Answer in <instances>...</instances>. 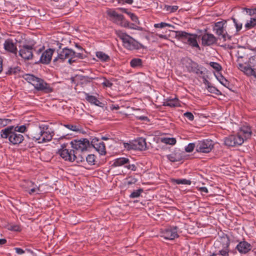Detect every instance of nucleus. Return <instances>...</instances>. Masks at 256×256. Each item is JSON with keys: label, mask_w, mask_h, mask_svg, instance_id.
<instances>
[{"label": "nucleus", "mask_w": 256, "mask_h": 256, "mask_svg": "<svg viewBox=\"0 0 256 256\" xmlns=\"http://www.w3.org/2000/svg\"><path fill=\"white\" fill-rule=\"evenodd\" d=\"M174 182L178 184H187L190 185L191 184V181L190 180H186V179H177L175 180Z\"/></svg>", "instance_id": "e433bc0d"}, {"label": "nucleus", "mask_w": 256, "mask_h": 256, "mask_svg": "<svg viewBox=\"0 0 256 256\" xmlns=\"http://www.w3.org/2000/svg\"><path fill=\"white\" fill-rule=\"evenodd\" d=\"M188 34V33L185 32L178 31L176 32V37L178 39H181L184 42Z\"/></svg>", "instance_id": "72a5a7b5"}, {"label": "nucleus", "mask_w": 256, "mask_h": 256, "mask_svg": "<svg viewBox=\"0 0 256 256\" xmlns=\"http://www.w3.org/2000/svg\"><path fill=\"white\" fill-rule=\"evenodd\" d=\"M124 147L127 150H135V147L134 146V142H130L124 143Z\"/></svg>", "instance_id": "ea45409f"}, {"label": "nucleus", "mask_w": 256, "mask_h": 256, "mask_svg": "<svg viewBox=\"0 0 256 256\" xmlns=\"http://www.w3.org/2000/svg\"><path fill=\"white\" fill-rule=\"evenodd\" d=\"M242 56H239L238 58V68L244 74L248 76H254L256 78V56H251L248 61V63L242 64L240 62V60Z\"/></svg>", "instance_id": "20e7f679"}, {"label": "nucleus", "mask_w": 256, "mask_h": 256, "mask_svg": "<svg viewBox=\"0 0 256 256\" xmlns=\"http://www.w3.org/2000/svg\"><path fill=\"white\" fill-rule=\"evenodd\" d=\"M164 106L170 107L180 106V101L176 98H169L164 102Z\"/></svg>", "instance_id": "a878e982"}, {"label": "nucleus", "mask_w": 256, "mask_h": 256, "mask_svg": "<svg viewBox=\"0 0 256 256\" xmlns=\"http://www.w3.org/2000/svg\"><path fill=\"white\" fill-rule=\"evenodd\" d=\"M61 148L58 151V154L64 160L72 162L84 161V158L83 157H78L74 154V150L66 148V144H63L61 146Z\"/></svg>", "instance_id": "0eeeda50"}, {"label": "nucleus", "mask_w": 256, "mask_h": 256, "mask_svg": "<svg viewBox=\"0 0 256 256\" xmlns=\"http://www.w3.org/2000/svg\"><path fill=\"white\" fill-rule=\"evenodd\" d=\"M64 126L74 132H78L80 130V127L76 125L66 124Z\"/></svg>", "instance_id": "37998d69"}, {"label": "nucleus", "mask_w": 256, "mask_h": 256, "mask_svg": "<svg viewBox=\"0 0 256 256\" xmlns=\"http://www.w3.org/2000/svg\"><path fill=\"white\" fill-rule=\"evenodd\" d=\"M251 245L246 241L240 242L236 246V248L240 254H246L251 250Z\"/></svg>", "instance_id": "aec40b11"}, {"label": "nucleus", "mask_w": 256, "mask_h": 256, "mask_svg": "<svg viewBox=\"0 0 256 256\" xmlns=\"http://www.w3.org/2000/svg\"><path fill=\"white\" fill-rule=\"evenodd\" d=\"M213 146L212 142L211 140H205L198 141L196 143V151L198 152L208 153L212 150Z\"/></svg>", "instance_id": "9d476101"}, {"label": "nucleus", "mask_w": 256, "mask_h": 256, "mask_svg": "<svg viewBox=\"0 0 256 256\" xmlns=\"http://www.w3.org/2000/svg\"><path fill=\"white\" fill-rule=\"evenodd\" d=\"M96 56L102 62H108L110 60V56L102 52H96Z\"/></svg>", "instance_id": "c756f323"}, {"label": "nucleus", "mask_w": 256, "mask_h": 256, "mask_svg": "<svg viewBox=\"0 0 256 256\" xmlns=\"http://www.w3.org/2000/svg\"><path fill=\"white\" fill-rule=\"evenodd\" d=\"M126 167L128 169L131 170H134V171H136V166L134 164H129L128 166H126Z\"/></svg>", "instance_id": "bf43d9fd"}, {"label": "nucleus", "mask_w": 256, "mask_h": 256, "mask_svg": "<svg viewBox=\"0 0 256 256\" xmlns=\"http://www.w3.org/2000/svg\"><path fill=\"white\" fill-rule=\"evenodd\" d=\"M86 160L90 164H94L95 161V156L94 154H88L86 157Z\"/></svg>", "instance_id": "c03bdc74"}, {"label": "nucleus", "mask_w": 256, "mask_h": 256, "mask_svg": "<svg viewBox=\"0 0 256 256\" xmlns=\"http://www.w3.org/2000/svg\"><path fill=\"white\" fill-rule=\"evenodd\" d=\"M194 148H196V144L190 143L185 148V150L188 152H190L193 151Z\"/></svg>", "instance_id": "a18cd8bd"}, {"label": "nucleus", "mask_w": 256, "mask_h": 256, "mask_svg": "<svg viewBox=\"0 0 256 256\" xmlns=\"http://www.w3.org/2000/svg\"><path fill=\"white\" fill-rule=\"evenodd\" d=\"M86 99L91 104H94L96 106L102 107L103 104L97 98L94 96H90L88 94H86Z\"/></svg>", "instance_id": "bb28decb"}, {"label": "nucleus", "mask_w": 256, "mask_h": 256, "mask_svg": "<svg viewBox=\"0 0 256 256\" xmlns=\"http://www.w3.org/2000/svg\"><path fill=\"white\" fill-rule=\"evenodd\" d=\"M129 160L126 158H120L114 160L113 165L116 166H120L129 162Z\"/></svg>", "instance_id": "cd10ccee"}, {"label": "nucleus", "mask_w": 256, "mask_h": 256, "mask_svg": "<svg viewBox=\"0 0 256 256\" xmlns=\"http://www.w3.org/2000/svg\"><path fill=\"white\" fill-rule=\"evenodd\" d=\"M198 190L206 194L208 193V190L206 187H200L198 188Z\"/></svg>", "instance_id": "052dcab7"}, {"label": "nucleus", "mask_w": 256, "mask_h": 256, "mask_svg": "<svg viewBox=\"0 0 256 256\" xmlns=\"http://www.w3.org/2000/svg\"><path fill=\"white\" fill-rule=\"evenodd\" d=\"M7 228L10 230L18 232L21 230L20 226L17 224H10L7 226Z\"/></svg>", "instance_id": "a19ab883"}, {"label": "nucleus", "mask_w": 256, "mask_h": 256, "mask_svg": "<svg viewBox=\"0 0 256 256\" xmlns=\"http://www.w3.org/2000/svg\"><path fill=\"white\" fill-rule=\"evenodd\" d=\"M206 88L210 92L214 94L217 95L221 94L220 91L218 90L216 87L212 86L208 81H206Z\"/></svg>", "instance_id": "c85d7f7f"}, {"label": "nucleus", "mask_w": 256, "mask_h": 256, "mask_svg": "<svg viewBox=\"0 0 256 256\" xmlns=\"http://www.w3.org/2000/svg\"><path fill=\"white\" fill-rule=\"evenodd\" d=\"M210 256H218V253H217V251L215 250L213 254L210 255Z\"/></svg>", "instance_id": "774afa93"}, {"label": "nucleus", "mask_w": 256, "mask_h": 256, "mask_svg": "<svg viewBox=\"0 0 256 256\" xmlns=\"http://www.w3.org/2000/svg\"><path fill=\"white\" fill-rule=\"evenodd\" d=\"M183 66L187 69L189 72H193L196 74L201 73L198 64L192 61L188 58H184L182 60Z\"/></svg>", "instance_id": "9b49d317"}, {"label": "nucleus", "mask_w": 256, "mask_h": 256, "mask_svg": "<svg viewBox=\"0 0 256 256\" xmlns=\"http://www.w3.org/2000/svg\"><path fill=\"white\" fill-rule=\"evenodd\" d=\"M134 142L135 150H144L146 149V143L145 138H140Z\"/></svg>", "instance_id": "4be33fe9"}, {"label": "nucleus", "mask_w": 256, "mask_h": 256, "mask_svg": "<svg viewBox=\"0 0 256 256\" xmlns=\"http://www.w3.org/2000/svg\"><path fill=\"white\" fill-rule=\"evenodd\" d=\"M242 137L238 134L230 135L224 138V144L228 146H240L244 143Z\"/></svg>", "instance_id": "f8f14e48"}, {"label": "nucleus", "mask_w": 256, "mask_h": 256, "mask_svg": "<svg viewBox=\"0 0 256 256\" xmlns=\"http://www.w3.org/2000/svg\"><path fill=\"white\" fill-rule=\"evenodd\" d=\"M32 139L38 143H44L50 141L53 136V132L48 126L45 124L40 125L34 127L30 132Z\"/></svg>", "instance_id": "f257e3e1"}, {"label": "nucleus", "mask_w": 256, "mask_h": 256, "mask_svg": "<svg viewBox=\"0 0 256 256\" xmlns=\"http://www.w3.org/2000/svg\"><path fill=\"white\" fill-rule=\"evenodd\" d=\"M162 142L166 144L174 145L176 141L174 138H165L162 139Z\"/></svg>", "instance_id": "f704fd0d"}, {"label": "nucleus", "mask_w": 256, "mask_h": 256, "mask_svg": "<svg viewBox=\"0 0 256 256\" xmlns=\"http://www.w3.org/2000/svg\"><path fill=\"white\" fill-rule=\"evenodd\" d=\"M19 55L24 60L32 59L33 56L32 46L27 44L21 46L19 50Z\"/></svg>", "instance_id": "4468645a"}, {"label": "nucleus", "mask_w": 256, "mask_h": 256, "mask_svg": "<svg viewBox=\"0 0 256 256\" xmlns=\"http://www.w3.org/2000/svg\"><path fill=\"white\" fill-rule=\"evenodd\" d=\"M196 38V35L189 34L184 42L192 47L198 48L199 46L198 44Z\"/></svg>", "instance_id": "b1692460"}, {"label": "nucleus", "mask_w": 256, "mask_h": 256, "mask_svg": "<svg viewBox=\"0 0 256 256\" xmlns=\"http://www.w3.org/2000/svg\"><path fill=\"white\" fill-rule=\"evenodd\" d=\"M7 120L6 119H1L0 118V128L4 126L7 124Z\"/></svg>", "instance_id": "4d7b16f0"}, {"label": "nucleus", "mask_w": 256, "mask_h": 256, "mask_svg": "<svg viewBox=\"0 0 256 256\" xmlns=\"http://www.w3.org/2000/svg\"><path fill=\"white\" fill-rule=\"evenodd\" d=\"M54 50L49 48L44 51L42 54L40 61L42 64H48L50 62Z\"/></svg>", "instance_id": "a211bd4d"}, {"label": "nucleus", "mask_w": 256, "mask_h": 256, "mask_svg": "<svg viewBox=\"0 0 256 256\" xmlns=\"http://www.w3.org/2000/svg\"><path fill=\"white\" fill-rule=\"evenodd\" d=\"M130 65L133 68L140 66L142 65V60L141 59L138 58H133L130 62Z\"/></svg>", "instance_id": "7c9ffc66"}, {"label": "nucleus", "mask_w": 256, "mask_h": 256, "mask_svg": "<svg viewBox=\"0 0 256 256\" xmlns=\"http://www.w3.org/2000/svg\"><path fill=\"white\" fill-rule=\"evenodd\" d=\"M230 244V240L226 236L221 237L214 243V246L218 249L216 251L218 256H229Z\"/></svg>", "instance_id": "6e6552de"}, {"label": "nucleus", "mask_w": 256, "mask_h": 256, "mask_svg": "<svg viewBox=\"0 0 256 256\" xmlns=\"http://www.w3.org/2000/svg\"><path fill=\"white\" fill-rule=\"evenodd\" d=\"M233 22L236 26V29L237 31H239L242 29V24L238 22L235 18H233Z\"/></svg>", "instance_id": "603ef678"}, {"label": "nucleus", "mask_w": 256, "mask_h": 256, "mask_svg": "<svg viewBox=\"0 0 256 256\" xmlns=\"http://www.w3.org/2000/svg\"><path fill=\"white\" fill-rule=\"evenodd\" d=\"M6 242V240L4 238L0 239V245H2Z\"/></svg>", "instance_id": "0e129e2a"}, {"label": "nucleus", "mask_w": 256, "mask_h": 256, "mask_svg": "<svg viewBox=\"0 0 256 256\" xmlns=\"http://www.w3.org/2000/svg\"><path fill=\"white\" fill-rule=\"evenodd\" d=\"M72 147L76 150L82 152L86 150L90 146V142L88 140L84 138L80 140H74L70 142Z\"/></svg>", "instance_id": "ddd939ff"}, {"label": "nucleus", "mask_w": 256, "mask_h": 256, "mask_svg": "<svg viewBox=\"0 0 256 256\" xmlns=\"http://www.w3.org/2000/svg\"><path fill=\"white\" fill-rule=\"evenodd\" d=\"M107 14L110 16V20L124 27H127L128 23L125 20L124 16L118 14L115 10H107Z\"/></svg>", "instance_id": "1a4fd4ad"}, {"label": "nucleus", "mask_w": 256, "mask_h": 256, "mask_svg": "<svg viewBox=\"0 0 256 256\" xmlns=\"http://www.w3.org/2000/svg\"><path fill=\"white\" fill-rule=\"evenodd\" d=\"M128 26L130 28V29H134V30H142V28L140 27V26H134V24H132L130 26Z\"/></svg>", "instance_id": "6e6d98bb"}, {"label": "nucleus", "mask_w": 256, "mask_h": 256, "mask_svg": "<svg viewBox=\"0 0 256 256\" xmlns=\"http://www.w3.org/2000/svg\"><path fill=\"white\" fill-rule=\"evenodd\" d=\"M244 10L250 16L256 14V8L254 9L244 8Z\"/></svg>", "instance_id": "3c124183"}, {"label": "nucleus", "mask_w": 256, "mask_h": 256, "mask_svg": "<svg viewBox=\"0 0 256 256\" xmlns=\"http://www.w3.org/2000/svg\"><path fill=\"white\" fill-rule=\"evenodd\" d=\"M79 56L80 54H76L72 50L64 48L58 52L57 56L54 59V62L58 65L64 62L72 64L76 60Z\"/></svg>", "instance_id": "7ed1b4c3"}, {"label": "nucleus", "mask_w": 256, "mask_h": 256, "mask_svg": "<svg viewBox=\"0 0 256 256\" xmlns=\"http://www.w3.org/2000/svg\"><path fill=\"white\" fill-rule=\"evenodd\" d=\"M128 15L130 16L131 20L133 22L139 24L138 18L134 14H132V13L130 12H128Z\"/></svg>", "instance_id": "09e8293b"}, {"label": "nucleus", "mask_w": 256, "mask_h": 256, "mask_svg": "<svg viewBox=\"0 0 256 256\" xmlns=\"http://www.w3.org/2000/svg\"><path fill=\"white\" fill-rule=\"evenodd\" d=\"M92 145L95 150L101 155L106 154V149L104 142L98 140L93 139Z\"/></svg>", "instance_id": "f3484780"}, {"label": "nucleus", "mask_w": 256, "mask_h": 256, "mask_svg": "<svg viewBox=\"0 0 256 256\" xmlns=\"http://www.w3.org/2000/svg\"><path fill=\"white\" fill-rule=\"evenodd\" d=\"M164 9L166 12H176L178 9V6H176L165 5Z\"/></svg>", "instance_id": "58836bf2"}, {"label": "nucleus", "mask_w": 256, "mask_h": 256, "mask_svg": "<svg viewBox=\"0 0 256 256\" xmlns=\"http://www.w3.org/2000/svg\"><path fill=\"white\" fill-rule=\"evenodd\" d=\"M252 133L250 128L248 126H244L240 128L238 134L240 137H242L244 142V140L250 138Z\"/></svg>", "instance_id": "6ab92c4d"}, {"label": "nucleus", "mask_w": 256, "mask_h": 256, "mask_svg": "<svg viewBox=\"0 0 256 256\" xmlns=\"http://www.w3.org/2000/svg\"><path fill=\"white\" fill-rule=\"evenodd\" d=\"M172 25H171L170 24H168L166 22H162L160 23L156 24H154V27L155 28H164L165 27H172Z\"/></svg>", "instance_id": "79ce46f5"}, {"label": "nucleus", "mask_w": 256, "mask_h": 256, "mask_svg": "<svg viewBox=\"0 0 256 256\" xmlns=\"http://www.w3.org/2000/svg\"><path fill=\"white\" fill-rule=\"evenodd\" d=\"M118 36L122 40L123 46L128 50L139 49L141 44L134 38L121 30H116Z\"/></svg>", "instance_id": "423d86ee"}, {"label": "nucleus", "mask_w": 256, "mask_h": 256, "mask_svg": "<svg viewBox=\"0 0 256 256\" xmlns=\"http://www.w3.org/2000/svg\"><path fill=\"white\" fill-rule=\"evenodd\" d=\"M14 130L16 132H22L23 133L25 132L26 130V127L25 125H22L20 126H13Z\"/></svg>", "instance_id": "c9c22d12"}, {"label": "nucleus", "mask_w": 256, "mask_h": 256, "mask_svg": "<svg viewBox=\"0 0 256 256\" xmlns=\"http://www.w3.org/2000/svg\"><path fill=\"white\" fill-rule=\"evenodd\" d=\"M36 186L33 182L31 181H26L24 184H23V186L26 191H28L34 186Z\"/></svg>", "instance_id": "4c0bfd02"}, {"label": "nucleus", "mask_w": 256, "mask_h": 256, "mask_svg": "<svg viewBox=\"0 0 256 256\" xmlns=\"http://www.w3.org/2000/svg\"><path fill=\"white\" fill-rule=\"evenodd\" d=\"M142 192V189H139L134 191L130 195L131 198H136L138 197Z\"/></svg>", "instance_id": "49530a36"}, {"label": "nucleus", "mask_w": 256, "mask_h": 256, "mask_svg": "<svg viewBox=\"0 0 256 256\" xmlns=\"http://www.w3.org/2000/svg\"><path fill=\"white\" fill-rule=\"evenodd\" d=\"M102 84L106 87H110L112 85V84L108 80H105L104 82H102Z\"/></svg>", "instance_id": "5fc2aeb1"}, {"label": "nucleus", "mask_w": 256, "mask_h": 256, "mask_svg": "<svg viewBox=\"0 0 256 256\" xmlns=\"http://www.w3.org/2000/svg\"><path fill=\"white\" fill-rule=\"evenodd\" d=\"M2 138H8L10 142L13 144H18L22 142L24 140V136L14 130L13 126H8L0 131Z\"/></svg>", "instance_id": "39448f33"}, {"label": "nucleus", "mask_w": 256, "mask_h": 256, "mask_svg": "<svg viewBox=\"0 0 256 256\" xmlns=\"http://www.w3.org/2000/svg\"><path fill=\"white\" fill-rule=\"evenodd\" d=\"M166 240H172L178 237L177 228L173 227L166 229L162 232V236Z\"/></svg>", "instance_id": "dca6fc26"}, {"label": "nucleus", "mask_w": 256, "mask_h": 256, "mask_svg": "<svg viewBox=\"0 0 256 256\" xmlns=\"http://www.w3.org/2000/svg\"><path fill=\"white\" fill-rule=\"evenodd\" d=\"M256 26V16L250 18V20H248L245 24V28L248 29H250Z\"/></svg>", "instance_id": "2f4dec72"}, {"label": "nucleus", "mask_w": 256, "mask_h": 256, "mask_svg": "<svg viewBox=\"0 0 256 256\" xmlns=\"http://www.w3.org/2000/svg\"><path fill=\"white\" fill-rule=\"evenodd\" d=\"M225 24L226 23L224 22L221 21L216 22L214 26V30L216 32V34L218 36H221L224 40H226L228 37L226 30L224 28Z\"/></svg>", "instance_id": "2eb2a0df"}, {"label": "nucleus", "mask_w": 256, "mask_h": 256, "mask_svg": "<svg viewBox=\"0 0 256 256\" xmlns=\"http://www.w3.org/2000/svg\"><path fill=\"white\" fill-rule=\"evenodd\" d=\"M168 158L172 162H179L182 159V154L177 150L167 156Z\"/></svg>", "instance_id": "393cba45"}, {"label": "nucleus", "mask_w": 256, "mask_h": 256, "mask_svg": "<svg viewBox=\"0 0 256 256\" xmlns=\"http://www.w3.org/2000/svg\"><path fill=\"white\" fill-rule=\"evenodd\" d=\"M210 65L212 66L214 69L216 70V71L218 72L221 70L222 67L220 64L215 62H210Z\"/></svg>", "instance_id": "de8ad7c7"}, {"label": "nucleus", "mask_w": 256, "mask_h": 256, "mask_svg": "<svg viewBox=\"0 0 256 256\" xmlns=\"http://www.w3.org/2000/svg\"><path fill=\"white\" fill-rule=\"evenodd\" d=\"M120 10H122V12L126 14H128V12H129L127 11V10L124 8H119Z\"/></svg>", "instance_id": "338daca9"}, {"label": "nucleus", "mask_w": 256, "mask_h": 256, "mask_svg": "<svg viewBox=\"0 0 256 256\" xmlns=\"http://www.w3.org/2000/svg\"><path fill=\"white\" fill-rule=\"evenodd\" d=\"M14 250L18 254H22L24 253V251L21 248H14Z\"/></svg>", "instance_id": "13d9d810"}, {"label": "nucleus", "mask_w": 256, "mask_h": 256, "mask_svg": "<svg viewBox=\"0 0 256 256\" xmlns=\"http://www.w3.org/2000/svg\"><path fill=\"white\" fill-rule=\"evenodd\" d=\"M110 108L112 110H118L120 108V106H118V105L112 104L110 106Z\"/></svg>", "instance_id": "680f3d73"}, {"label": "nucleus", "mask_w": 256, "mask_h": 256, "mask_svg": "<svg viewBox=\"0 0 256 256\" xmlns=\"http://www.w3.org/2000/svg\"><path fill=\"white\" fill-rule=\"evenodd\" d=\"M4 49L10 52L16 53V46L11 39H7L4 44Z\"/></svg>", "instance_id": "5701e85b"}, {"label": "nucleus", "mask_w": 256, "mask_h": 256, "mask_svg": "<svg viewBox=\"0 0 256 256\" xmlns=\"http://www.w3.org/2000/svg\"><path fill=\"white\" fill-rule=\"evenodd\" d=\"M39 191V188L37 186H34L30 190H29L28 192L30 194H32L36 192L38 194Z\"/></svg>", "instance_id": "8fccbe9b"}, {"label": "nucleus", "mask_w": 256, "mask_h": 256, "mask_svg": "<svg viewBox=\"0 0 256 256\" xmlns=\"http://www.w3.org/2000/svg\"><path fill=\"white\" fill-rule=\"evenodd\" d=\"M23 78L28 82L32 84L37 90L45 93H50L53 90L50 84L46 83L42 79L36 77L33 74H25Z\"/></svg>", "instance_id": "f03ea898"}, {"label": "nucleus", "mask_w": 256, "mask_h": 256, "mask_svg": "<svg viewBox=\"0 0 256 256\" xmlns=\"http://www.w3.org/2000/svg\"><path fill=\"white\" fill-rule=\"evenodd\" d=\"M184 116L190 120H192L194 119V116L192 112H186L184 114Z\"/></svg>", "instance_id": "864d4df0"}, {"label": "nucleus", "mask_w": 256, "mask_h": 256, "mask_svg": "<svg viewBox=\"0 0 256 256\" xmlns=\"http://www.w3.org/2000/svg\"><path fill=\"white\" fill-rule=\"evenodd\" d=\"M2 58H0V73L2 72Z\"/></svg>", "instance_id": "69168bd1"}, {"label": "nucleus", "mask_w": 256, "mask_h": 256, "mask_svg": "<svg viewBox=\"0 0 256 256\" xmlns=\"http://www.w3.org/2000/svg\"><path fill=\"white\" fill-rule=\"evenodd\" d=\"M157 36L161 38H164V39H167L168 38V37L166 35H163V34H158Z\"/></svg>", "instance_id": "e2e57ef3"}, {"label": "nucleus", "mask_w": 256, "mask_h": 256, "mask_svg": "<svg viewBox=\"0 0 256 256\" xmlns=\"http://www.w3.org/2000/svg\"><path fill=\"white\" fill-rule=\"evenodd\" d=\"M202 44L203 45L210 46L216 42L215 36L210 34H206L202 36Z\"/></svg>", "instance_id": "412c9836"}, {"label": "nucleus", "mask_w": 256, "mask_h": 256, "mask_svg": "<svg viewBox=\"0 0 256 256\" xmlns=\"http://www.w3.org/2000/svg\"><path fill=\"white\" fill-rule=\"evenodd\" d=\"M217 80L224 86L228 88L229 86V82L221 74L216 76Z\"/></svg>", "instance_id": "473e14b6"}]
</instances>
